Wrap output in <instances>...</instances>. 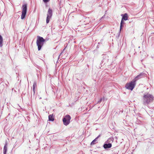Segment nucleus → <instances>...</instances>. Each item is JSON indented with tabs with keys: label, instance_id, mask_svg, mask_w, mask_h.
Returning <instances> with one entry per match:
<instances>
[{
	"label": "nucleus",
	"instance_id": "423d86ee",
	"mask_svg": "<svg viewBox=\"0 0 154 154\" xmlns=\"http://www.w3.org/2000/svg\"><path fill=\"white\" fill-rule=\"evenodd\" d=\"M122 17L120 23V30H121L122 27L123 26V24L124 23L123 20H128V15L127 14L125 13L124 15L122 14Z\"/></svg>",
	"mask_w": 154,
	"mask_h": 154
},
{
	"label": "nucleus",
	"instance_id": "1a4fd4ad",
	"mask_svg": "<svg viewBox=\"0 0 154 154\" xmlns=\"http://www.w3.org/2000/svg\"><path fill=\"white\" fill-rule=\"evenodd\" d=\"M112 147L111 143L105 144L104 145L103 147L105 149L111 148Z\"/></svg>",
	"mask_w": 154,
	"mask_h": 154
},
{
	"label": "nucleus",
	"instance_id": "f8f14e48",
	"mask_svg": "<svg viewBox=\"0 0 154 154\" xmlns=\"http://www.w3.org/2000/svg\"><path fill=\"white\" fill-rule=\"evenodd\" d=\"M3 38L1 35H0V47H2L3 45Z\"/></svg>",
	"mask_w": 154,
	"mask_h": 154
},
{
	"label": "nucleus",
	"instance_id": "9b49d317",
	"mask_svg": "<svg viewBox=\"0 0 154 154\" xmlns=\"http://www.w3.org/2000/svg\"><path fill=\"white\" fill-rule=\"evenodd\" d=\"M48 119L50 121H53L54 120V117L53 115H50L48 116Z\"/></svg>",
	"mask_w": 154,
	"mask_h": 154
},
{
	"label": "nucleus",
	"instance_id": "ddd939ff",
	"mask_svg": "<svg viewBox=\"0 0 154 154\" xmlns=\"http://www.w3.org/2000/svg\"><path fill=\"white\" fill-rule=\"evenodd\" d=\"M7 150V147L6 146V144L4 146V147L3 149V153L4 154H6V152Z\"/></svg>",
	"mask_w": 154,
	"mask_h": 154
},
{
	"label": "nucleus",
	"instance_id": "9d476101",
	"mask_svg": "<svg viewBox=\"0 0 154 154\" xmlns=\"http://www.w3.org/2000/svg\"><path fill=\"white\" fill-rule=\"evenodd\" d=\"M37 88V84L35 82H34L33 85V91L34 94L35 91V88Z\"/></svg>",
	"mask_w": 154,
	"mask_h": 154
},
{
	"label": "nucleus",
	"instance_id": "f03ea898",
	"mask_svg": "<svg viewBox=\"0 0 154 154\" xmlns=\"http://www.w3.org/2000/svg\"><path fill=\"white\" fill-rule=\"evenodd\" d=\"M140 76V75H138L131 82L129 83H126L125 86V88L128 89L132 91L136 85V81L138 79V77Z\"/></svg>",
	"mask_w": 154,
	"mask_h": 154
},
{
	"label": "nucleus",
	"instance_id": "4468645a",
	"mask_svg": "<svg viewBox=\"0 0 154 154\" xmlns=\"http://www.w3.org/2000/svg\"><path fill=\"white\" fill-rule=\"evenodd\" d=\"M49 0H43V1L44 2L46 3L48 2Z\"/></svg>",
	"mask_w": 154,
	"mask_h": 154
},
{
	"label": "nucleus",
	"instance_id": "7ed1b4c3",
	"mask_svg": "<svg viewBox=\"0 0 154 154\" xmlns=\"http://www.w3.org/2000/svg\"><path fill=\"white\" fill-rule=\"evenodd\" d=\"M45 40L42 37L38 36L36 40V44L38 46V51L41 50L42 47L43 46Z\"/></svg>",
	"mask_w": 154,
	"mask_h": 154
},
{
	"label": "nucleus",
	"instance_id": "6e6552de",
	"mask_svg": "<svg viewBox=\"0 0 154 154\" xmlns=\"http://www.w3.org/2000/svg\"><path fill=\"white\" fill-rule=\"evenodd\" d=\"M100 136V135H99L95 139H94L91 143V145H93L95 144L97 142V139Z\"/></svg>",
	"mask_w": 154,
	"mask_h": 154
},
{
	"label": "nucleus",
	"instance_id": "f257e3e1",
	"mask_svg": "<svg viewBox=\"0 0 154 154\" xmlns=\"http://www.w3.org/2000/svg\"><path fill=\"white\" fill-rule=\"evenodd\" d=\"M153 96L151 94L148 93L144 94L143 97V104L146 105L148 104L153 100Z\"/></svg>",
	"mask_w": 154,
	"mask_h": 154
},
{
	"label": "nucleus",
	"instance_id": "0eeeda50",
	"mask_svg": "<svg viewBox=\"0 0 154 154\" xmlns=\"http://www.w3.org/2000/svg\"><path fill=\"white\" fill-rule=\"evenodd\" d=\"M47 16L46 19V23H49L50 19L52 15V11L51 9L49 8Z\"/></svg>",
	"mask_w": 154,
	"mask_h": 154
},
{
	"label": "nucleus",
	"instance_id": "39448f33",
	"mask_svg": "<svg viewBox=\"0 0 154 154\" xmlns=\"http://www.w3.org/2000/svg\"><path fill=\"white\" fill-rule=\"evenodd\" d=\"M22 11L21 16V19H23L24 18L26 14L27 6L26 4H24L22 5Z\"/></svg>",
	"mask_w": 154,
	"mask_h": 154
},
{
	"label": "nucleus",
	"instance_id": "20e7f679",
	"mask_svg": "<svg viewBox=\"0 0 154 154\" xmlns=\"http://www.w3.org/2000/svg\"><path fill=\"white\" fill-rule=\"evenodd\" d=\"M71 118L69 115H66L63 119V124L66 126L69 125L70 122Z\"/></svg>",
	"mask_w": 154,
	"mask_h": 154
}]
</instances>
